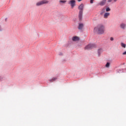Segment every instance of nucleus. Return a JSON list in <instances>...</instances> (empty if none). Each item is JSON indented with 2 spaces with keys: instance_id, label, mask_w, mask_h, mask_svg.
<instances>
[{
  "instance_id": "obj_1",
  "label": "nucleus",
  "mask_w": 126,
  "mask_h": 126,
  "mask_svg": "<svg viewBox=\"0 0 126 126\" xmlns=\"http://www.w3.org/2000/svg\"><path fill=\"white\" fill-rule=\"evenodd\" d=\"M97 31L98 34H103L105 32V27L102 25H99L97 26Z\"/></svg>"
},
{
  "instance_id": "obj_2",
  "label": "nucleus",
  "mask_w": 126,
  "mask_h": 126,
  "mask_svg": "<svg viewBox=\"0 0 126 126\" xmlns=\"http://www.w3.org/2000/svg\"><path fill=\"white\" fill-rule=\"evenodd\" d=\"M49 3V1L47 0H42L36 3V6H40V5H43V4H46Z\"/></svg>"
},
{
  "instance_id": "obj_3",
  "label": "nucleus",
  "mask_w": 126,
  "mask_h": 126,
  "mask_svg": "<svg viewBox=\"0 0 126 126\" xmlns=\"http://www.w3.org/2000/svg\"><path fill=\"white\" fill-rule=\"evenodd\" d=\"M93 48H95V44H90L85 47V50H91L93 49Z\"/></svg>"
},
{
  "instance_id": "obj_4",
  "label": "nucleus",
  "mask_w": 126,
  "mask_h": 126,
  "mask_svg": "<svg viewBox=\"0 0 126 126\" xmlns=\"http://www.w3.org/2000/svg\"><path fill=\"white\" fill-rule=\"evenodd\" d=\"M69 4H70L72 8L74 7L75 6V0H71L69 2Z\"/></svg>"
},
{
  "instance_id": "obj_5",
  "label": "nucleus",
  "mask_w": 126,
  "mask_h": 126,
  "mask_svg": "<svg viewBox=\"0 0 126 126\" xmlns=\"http://www.w3.org/2000/svg\"><path fill=\"white\" fill-rule=\"evenodd\" d=\"M83 14V12H82V11H80L79 13V19L80 20H82Z\"/></svg>"
},
{
  "instance_id": "obj_6",
  "label": "nucleus",
  "mask_w": 126,
  "mask_h": 126,
  "mask_svg": "<svg viewBox=\"0 0 126 126\" xmlns=\"http://www.w3.org/2000/svg\"><path fill=\"white\" fill-rule=\"evenodd\" d=\"M84 7V5L83 4H81L78 7V9L80 10V11L83 12V8Z\"/></svg>"
},
{
  "instance_id": "obj_7",
  "label": "nucleus",
  "mask_w": 126,
  "mask_h": 126,
  "mask_svg": "<svg viewBox=\"0 0 126 126\" xmlns=\"http://www.w3.org/2000/svg\"><path fill=\"white\" fill-rule=\"evenodd\" d=\"M72 40L74 42H76L77 41H79L80 38L78 36H74L72 37Z\"/></svg>"
},
{
  "instance_id": "obj_8",
  "label": "nucleus",
  "mask_w": 126,
  "mask_h": 126,
  "mask_svg": "<svg viewBox=\"0 0 126 126\" xmlns=\"http://www.w3.org/2000/svg\"><path fill=\"white\" fill-rule=\"evenodd\" d=\"M106 0H102L101 1H100L99 3V5H101V6H103V5H105V4L106 3Z\"/></svg>"
},
{
  "instance_id": "obj_9",
  "label": "nucleus",
  "mask_w": 126,
  "mask_h": 126,
  "mask_svg": "<svg viewBox=\"0 0 126 126\" xmlns=\"http://www.w3.org/2000/svg\"><path fill=\"white\" fill-rule=\"evenodd\" d=\"M58 79L57 77H53L52 79L49 80V82H54V81H56Z\"/></svg>"
},
{
  "instance_id": "obj_10",
  "label": "nucleus",
  "mask_w": 126,
  "mask_h": 126,
  "mask_svg": "<svg viewBox=\"0 0 126 126\" xmlns=\"http://www.w3.org/2000/svg\"><path fill=\"white\" fill-rule=\"evenodd\" d=\"M110 16V13H105L104 15V18H108Z\"/></svg>"
},
{
  "instance_id": "obj_11",
  "label": "nucleus",
  "mask_w": 126,
  "mask_h": 126,
  "mask_svg": "<svg viewBox=\"0 0 126 126\" xmlns=\"http://www.w3.org/2000/svg\"><path fill=\"white\" fill-rule=\"evenodd\" d=\"M83 28V24H79L78 29H79V30H82Z\"/></svg>"
},
{
  "instance_id": "obj_12",
  "label": "nucleus",
  "mask_w": 126,
  "mask_h": 126,
  "mask_svg": "<svg viewBox=\"0 0 126 126\" xmlns=\"http://www.w3.org/2000/svg\"><path fill=\"white\" fill-rule=\"evenodd\" d=\"M121 28H122V29H125L126 28V24H121L120 25Z\"/></svg>"
},
{
  "instance_id": "obj_13",
  "label": "nucleus",
  "mask_w": 126,
  "mask_h": 126,
  "mask_svg": "<svg viewBox=\"0 0 126 126\" xmlns=\"http://www.w3.org/2000/svg\"><path fill=\"white\" fill-rule=\"evenodd\" d=\"M102 52V49H98V50L97 53H98V56H100V55H101Z\"/></svg>"
},
{
  "instance_id": "obj_14",
  "label": "nucleus",
  "mask_w": 126,
  "mask_h": 126,
  "mask_svg": "<svg viewBox=\"0 0 126 126\" xmlns=\"http://www.w3.org/2000/svg\"><path fill=\"white\" fill-rule=\"evenodd\" d=\"M59 2H61V3H65V2H66V0H61Z\"/></svg>"
},
{
  "instance_id": "obj_15",
  "label": "nucleus",
  "mask_w": 126,
  "mask_h": 126,
  "mask_svg": "<svg viewBox=\"0 0 126 126\" xmlns=\"http://www.w3.org/2000/svg\"><path fill=\"white\" fill-rule=\"evenodd\" d=\"M106 67H110V63H107L105 65Z\"/></svg>"
},
{
  "instance_id": "obj_16",
  "label": "nucleus",
  "mask_w": 126,
  "mask_h": 126,
  "mask_svg": "<svg viewBox=\"0 0 126 126\" xmlns=\"http://www.w3.org/2000/svg\"><path fill=\"white\" fill-rule=\"evenodd\" d=\"M121 46H122V47H123V48H126V44H125V43H121Z\"/></svg>"
},
{
  "instance_id": "obj_17",
  "label": "nucleus",
  "mask_w": 126,
  "mask_h": 126,
  "mask_svg": "<svg viewBox=\"0 0 126 126\" xmlns=\"http://www.w3.org/2000/svg\"><path fill=\"white\" fill-rule=\"evenodd\" d=\"M106 11L108 12V11H111V9L110 8L107 7L106 8Z\"/></svg>"
},
{
  "instance_id": "obj_18",
  "label": "nucleus",
  "mask_w": 126,
  "mask_h": 126,
  "mask_svg": "<svg viewBox=\"0 0 126 126\" xmlns=\"http://www.w3.org/2000/svg\"><path fill=\"white\" fill-rule=\"evenodd\" d=\"M110 41H114V37H111Z\"/></svg>"
},
{
  "instance_id": "obj_19",
  "label": "nucleus",
  "mask_w": 126,
  "mask_h": 126,
  "mask_svg": "<svg viewBox=\"0 0 126 126\" xmlns=\"http://www.w3.org/2000/svg\"><path fill=\"white\" fill-rule=\"evenodd\" d=\"M90 3H93V0H90Z\"/></svg>"
},
{
  "instance_id": "obj_20",
  "label": "nucleus",
  "mask_w": 126,
  "mask_h": 126,
  "mask_svg": "<svg viewBox=\"0 0 126 126\" xmlns=\"http://www.w3.org/2000/svg\"><path fill=\"white\" fill-rule=\"evenodd\" d=\"M123 55H126V51L124 52L123 53Z\"/></svg>"
},
{
  "instance_id": "obj_21",
  "label": "nucleus",
  "mask_w": 126,
  "mask_h": 126,
  "mask_svg": "<svg viewBox=\"0 0 126 126\" xmlns=\"http://www.w3.org/2000/svg\"><path fill=\"white\" fill-rule=\"evenodd\" d=\"M112 0H108V2H111V1H112Z\"/></svg>"
},
{
  "instance_id": "obj_22",
  "label": "nucleus",
  "mask_w": 126,
  "mask_h": 126,
  "mask_svg": "<svg viewBox=\"0 0 126 126\" xmlns=\"http://www.w3.org/2000/svg\"><path fill=\"white\" fill-rule=\"evenodd\" d=\"M81 0H78V1L80 2V1H81Z\"/></svg>"
},
{
  "instance_id": "obj_23",
  "label": "nucleus",
  "mask_w": 126,
  "mask_h": 126,
  "mask_svg": "<svg viewBox=\"0 0 126 126\" xmlns=\"http://www.w3.org/2000/svg\"><path fill=\"white\" fill-rule=\"evenodd\" d=\"M117 0H114L115 2H116V1H117Z\"/></svg>"
}]
</instances>
